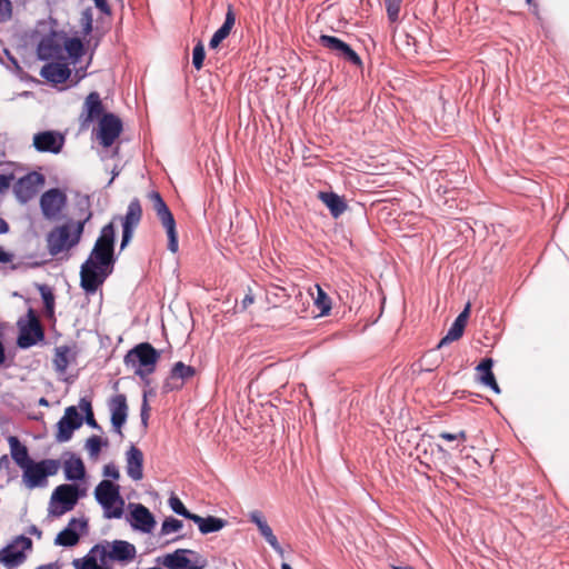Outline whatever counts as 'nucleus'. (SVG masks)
<instances>
[{"label": "nucleus", "instance_id": "15", "mask_svg": "<svg viewBox=\"0 0 569 569\" xmlns=\"http://www.w3.org/2000/svg\"><path fill=\"white\" fill-rule=\"evenodd\" d=\"M64 136L58 131H40L33 136V147L39 152L59 153L64 146Z\"/></svg>", "mask_w": 569, "mask_h": 569}, {"label": "nucleus", "instance_id": "7", "mask_svg": "<svg viewBox=\"0 0 569 569\" xmlns=\"http://www.w3.org/2000/svg\"><path fill=\"white\" fill-rule=\"evenodd\" d=\"M28 320L20 319L17 325L19 327V336L17 338V346L20 349H29L46 339L44 330L39 322V319L33 309L27 312Z\"/></svg>", "mask_w": 569, "mask_h": 569}, {"label": "nucleus", "instance_id": "45", "mask_svg": "<svg viewBox=\"0 0 569 569\" xmlns=\"http://www.w3.org/2000/svg\"><path fill=\"white\" fill-rule=\"evenodd\" d=\"M170 508L179 516H182L189 520L193 517L194 513L190 512L183 505V502L176 496L171 495L169 498Z\"/></svg>", "mask_w": 569, "mask_h": 569}, {"label": "nucleus", "instance_id": "42", "mask_svg": "<svg viewBox=\"0 0 569 569\" xmlns=\"http://www.w3.org/2000/svg\"><path fill=\"white\" fill-rule=\"evenodd\" d=\"M130 523L134 530L142 531V503H130Z\"/></svg>", "mask_w": 569, "mask_h": 569}, {"label": "nucleus", "instance_id": "41", "mask_svg": "<svg viewBox=\"0 0 569 569\" xmlns=\"http://www.w3.org/2000/svg\"><path fill=\"white\" fill-rule=\"evenodd\" d=\"M261 536L267 540V542L272 547V549L278 552L279 555H283V549L280 546L277 537L273 535L272 529L269 525L262 526L259 529Z\"/></svg>", "mask_w": 569, "mask_h": 569}, {"label": "nucleus", "instance_id": "38", "mask_svg": "<svg viewBox=\"0 0 569 569\" xmlns=\"http://www.w3.org/2000/svg\"><path fill=\"white\" fill-rule=\"evenodd\" d=\"M39 290L44 306L46 315L52 318L54 315V295L52 290L46 284H42Z\"/></svg>", "mask_w": 569, "mask_h": 569}, {"label": "nucleus", "instance_id": "13", "mask_svg": "<svg viewBox=\"0 0 569 569\" xmlns=\"http://www.w3.org/2000/svg\"><path fill=\"white\" fill-rule=\"evenodd\" d=\"M67 203L66 193L59 188H51L40 197V209L44 218H56Z\"/></svg>", "mask_w": 569, "mask_h": 569}, {"label": "nucleus", "instance_id": "40", "mask_svg": "<svg viewBox=\"0 0 569 569\" xmlns=\"http://www.w3.org/2000/svg\"><path fill=\"white\" fill-rule=\"evenodd\" d=\"M107 445V439L103 440L101 437L96 435H92L86 441V448L91 457H97L100 453L102 446Z\"/></svg>", "mask_w": 569, "mask_h": 569}, {"label": "nucleus", "instance_id": "36", "mask_svg": "<svg viewBox=\"0 0 569 569\" xmlns=\"http://www.w3.org/2000/svg\"><path fill=\"white\" fill-rule=\"evenodd\" d=\"M160 358L158 351L151 343L144 342V376L154 371V366Z\"/></svg>", "mask_w": 569, "mask_h": 569}, {"label": "nucleus", "instance_id": "10", "mask_svg": "<svg viewBox=\"0 0 569 569\" xmlns=\"http://www.w3.org/2000/svg\"><path fill=\"white\" fill-rule=\"evenodd\" d=\"M44 181V176L37 171H31L19 178L13 186L16 198L20 203H27L37 194L38 188L42 186Z\"/></svg>", "mask_w": 569, "mask_h": 569}, {"label": "nucleus", "instance_id": "25", "mask_svg": "<svg viewBox=\"0 0 569 569\" xmlns=\"http://www.w3.org/2000/svg\"><path fill=\"white\" fill-rule=\"evenodd\" d=\"M236 23V14L231 4L228 6L226 19L223 24L213 33L210 39L209 47L217 49L219 44L229 37L233 26Z\"/></svg>", "mask_w": 569, "mask_h": 569}, {"label": "nucleus", "instance_id": "63", "mask_svg": "<svg viewBox=\"0 0 569 569\" xmlns=\"http://www.w3.org/2000/svg\"><path fill=\"white\" fill-rule=\"evenodd\" d=\"M13 258V253L6 251L3 247H0V263L12 262Z\"/></svg>", "mask_w": 569, "mask_h": 569}, {"label": "nucleus", "instance_id": "43", "mask_svg": "<svg viewBox=\"0 0 569 569\" xmlns=\"http://www.w3.org/2000/svg\"><path fill=\"white\" fill-rule=\"evenodd\" d=\"M80 22H81V27H82V34L84 37L89 36L91 33L92 34L94 33L96 29H93V14H92L91 8H86L81 12Z\"/></svg>", "mask_w": 569, "mask_h": 569}, {"label": "nucleus", "instance_id": "35", "mask_svg": "<svg viewBox=\"0 0 569 569\" xmlns=\"http://www.w3.org/2000/svg\"><path fill=\"white\" fill-rule=\"evenodd\" d=\"M56 427V441L60 443L69 441L72 438L73 432L78 430L74 426L69 423V421H67V419H63L62 417L59 419Z\"/></svg>", "mask_w": 569, "mask_h": 569}, {"label": "nucleus", "instance_id": "56", "mask_svg": "<svg viewBox=\"0 0 569 569\" xmlns=\"http://www.w3.org/2000/svg\"><path fill=\"white\" fill-rule=\"evenodd\" d=\"M13 179H14L13 173H8V174L0 173V193H3L4 191H7L10 188Z\"/></svg>", "mask_w": 569, "mask_h": 569}, {"label": "nucleus", "instance_id": "23", "mask_svg": "<svg viewBox=\"0 0 569 569\" xmlns=\"http://www.w3.org/2000/svg\"><path fill=\"white\" fill-rule=\"evenodd\" d=\"M8 443L10 447L11 458L19 468L23 469L34 461L29 456L27 446L23 445L18 437L10 436L8 438Z\"/></svg>", "mask_w": 569, "mask_h": 569}, {"label": "nucleus", "instance_id": "16", "mask_svg": "<svg viewBox=\"0 0 569 569\" xmlns=\"http://www.w3.org/2000/svg\"><path fill=\"white\" fill-rule=\"evenodd\" d=\"M196 375V368L192 366L184 365L182 361H178L173 365L169 377L164 382L166 391H173L181 389L184 383L193 378Z\"/></svg>", "mask_w": 569, "mask_h": 569}, {"label": "nucleus", "instance_id": "18", "mask_svg": "<svg viewBox=\"0 0 569 569\" xmlns=\"http://www.w3.org/2000/svg\"><path fill=\"white\" fill-rule=\"evenodd\" d=\"M109 406L111 411V426L114 431L121 433V428L128 418V405L126 396L122 393L113 396Z\"/></svg>", "mask_w": 569, "mask_h": 569}, {"label": "nucleus", "instance_id": "61", "mask_svg": "<svg viewBox=\"0 0 569 569\" xmlns=\"http://www.w3.org/2000/svg\"><path fill=\"white\" fill-rule=\"evenodd\" d=\"M83 418H84L83 422H86L90 428L101 430L100 425L94 419L93 412H90L89 415L83 416Z\"/></svg>", "mask_w": 569, "mask_h": 569}, {"label": "nucleus", "instance_id": "57", "mask_svg": "<svg viewBox=\"0 0 569 569\" xmlns=\"http://www.w3.org/2000/svg\"><path fill=\"white\" fill-rule=\"evenodd\" d=\"M156 526L153 515L144 507V532H150Z\"/></svg>", "mask_w": 569, "mask_h": 569}, {"label": "nucleus", "instance_id": "64", "mask_svg": "<svg viewBox=\"0 0 569 569\" xmlns=\"http://www.w3.org/2000/svg\"><path fill=\"white\" fill-rule=\"evenodd\" d=\"M10 363H7V353L4 343L0 340V369L9 368Z\"/></svg>", "mask_w": 569, "mask_h": 569}, {"label": "nucleus", "instance_id": "2", "mask_svg": "<svg viewBox=\"0 0 569 569\" xmlns=\"http://www.w3.org/2000/svg\"><path fill=\"white\" fill-rule=\"evenodd\" d=\"M94 121L98 122L96 138L103 148H110L120 137L123 130V122L119 116L107 112L97 91L90 92L82 106L79 116L81 130H86Z\"/></svg>", "mask_w": 569, "mask_h": 569}, {"label": "nucleus", "instance_id": "17", "mask_svg": "<svg viewBox=\"0 0 569 569\" xmlns=\"http://www.w3.org/2000/svg\"><path fill=\"white\" fill-rule=\"evenodd\" d=\"M71 69L67 63L47 62L40 70V76L53 86L62 84L71 78Z\"/></svg>", "mask_w": 569, "mask_h": 569}, {"label": "nucleus", "instance_id": "32", "mask_svg": "<svg viewBox=\"0 0 569 569\" xmlns=\"http://www.w3.org/2000/svg\"><path fill=\"white\" fill-rule=\"evenodd\" d=\"M266 298L268 303L277 308L286 303L289 300L290 295L288 293L286 288H282L277 284H270L267 288Z\"/></svg>", "mask_w": 569, "mask_h": 569}, {"label": "nucleus", "instance_id": "59", "mask_svg": "<svg viewBox=\"0 0 569 569\" xmlns=\"http://www.w3.org/2000/svg\"><path fill=\"white\" fill-rule=\"evenodd\" d=\"M93 1H94V6L97 9H99L102 13H104L107 16H111L112 11H111V7L108 3V0H93Z\"/></svg>", "mask_w": 569, "mask_h": 569}, {"label": "nucleus", "instance_id": "4", "mask_svg": "<svg viewBox=\"0 0 569 569\" xmlns=\"http://www.w3.org/2000/svg\"><path fill=\"white\" fill-rule=\"evenodd\" d=\"M94 498L104 510V517L119 519L123 515L124 501L120 495V486L104 479L94 489Z\"/></svg>", "mask_w": 569, "mask_h": 569}, {"label": "nucleus", "instance_id": "51", "mask_svg": "<svg viewBox=\"0 0 569 569\" xmlns=\"http://www.w3.org/2000/svg\"><path fill=\"white\" fill-rule=\"evenodd\" d=\"M342 59L346 61L355 64V66H361L362 61L359 57V54L348 44L346 50L341 53Z\"/></svg>", "mask_w": 569, "mask_h": 569}, {"label": "nucleus", "instance_id": "49", "mask_svg": "<svg viewBox=\"0 0 569 569\" xmlns=\"http://www.w3.org/2000/svg\"><path fill=\"white\" fill-rule=\"evenodd\" d=\"M206 58L204 46L201 40L197 42L192 52V64L197 70L203 67V60Z\"/></svg>", "mask_w": 569, "mask_h": 569}, {"label": "nucleus", "instance_id": "46", "mask_svg": "<svg viewBox=\"0 0 569 569\" xmlns=\"http://www.w3.org/2000/svg\"><path fill=\"white\" fill-rule=\"evenodd\" d=\"M68 347H60L56 349V358L53 360L54 367L58 371H64L69 365L67 357Z\"/></svg>", "mask_w": 569, "mask_h": 569}, {"label": "nucleus", "instance_id": "30", "mask_svg": "<svg viewBox=\"0 0 569 569\" xmlns=\"http://www.w3.org/2000/svg\"><path fill=\"white\" fill-rule=\"evenodd\" d=\"M101 547L102 543H96L84 557L73 559L72 566L74 569H96L98 558L101 557Z\"/></svg>", "mask_w": 569, "mask_h": 569}, {"label": "nucleus", "instance_id": "31", "mask_svg": "<svg viewBox=\"0 0 569 569\" xmlns=\"http://www.w3.org/2000/svg\"><path fill=\"white\" fill-rule=\"evenodd\" d=\"M63 46L72 64H77L86 53L84 43L78 37L66 38Z\"/></svg>", "mask_w": 569, "mask_h": 569}, {"label": "nucleus", "instance_id": "60", "mask_svg": "<svg viewBox=\"0 0 569 569\" xmlns=\"http://www.w3.org/2000/svg\"><path fill=\"white\" fill-rule=\"evenodd\" d=\"M79 408L81 409V411L83 412L82 416H87L89 415L90 412H93L92 410V405H91V400L87 399L86 397L81 398L79 400Z\"/></svg>", "mask_w": 569, "mask_h": 569}, {"label": "nucleus", "instance_id": "3", "mask_svg": "<svg viewBox=\"0 0 569 569\" xmlns=\"http://www.w3.org/2000/svg\"><path fill=\"white\" fill-rule=\"evenodd\" d=\"M86 496V489L77 483H62L53 490L50 503L49 515L56 518L71 511L79 499Z\"/></svg>", "mask_w": 569, "mask_h": 569}, {"label": "nucleus", "instance_id": "21", "mask_svg": "<svg viewBox=\"0 0 569 569\" xmlns=\"http://www.w3.org/2000/svg\"><path fill=\"white\" fill-rule=\"evenodd\" d=\"M470 313V303H467L465 309L460 312V315L456 318L447 335L440 340L438 343V348H441L445 345L459 340L465 331L468 318Z\"/></svg>", "mask_w": 569, "mask_h": 569}, {"label": "nucleus", "instance_id": "58", "mask_svg": "<svg viewBox=\"0 0 569 569\" xmlns=\"http://www.w3.org/2000/svg\"><path fill=\"white\" fill-rule=\"evenodd\" d=\"M104 36V31L103 30H100L99 27H96V31L91 36V39L88 40V44H90L91 40H93V46L91 48V51H94L97 49V47L99 46L101 39L103 38ZM90 56H93V52H90Z\"/></svg>", "mask_w": 569, "mask_h": 569}, {"label": "nucleus", "instance_id": "55", "mask_svg": "<svg viewBox=\"0 0 569 569\" xmlns=\"http://www.w3.org/2000/svg\"><path fill=\"white\" fill-rule=\"evenodd\" d=\"M249 519L252 523H254L258 527V529H260L262 526L268 525V522L263 518L262 512L259 510H254V511L250 512Z\"/></svg>", "mask_w": 569, "mask_h": 569}, {"label": "nucleus", "instance_id": "9", "mask_svg": "<svg viewBox=\"0 0 569 569\" xmlns=\"http://www.w3.org/2000/svg\"><path fill=\"white\" fill-rule=\"evenodd\" d=\"M100 543H102L100 562L111 561L127 565L136 558L134 545L126 540H103Z\"/></svg>", "mask_w": 569, "mask_h": 569}, {"label": "nucleus", "instance_id": "39", "mask_svg": "<svg viewBox=\"0 0 569 569\" xmlns=\"http://www.w3.org/2000/svg\"><path fill=\"white\" fill-rule=\"evenodd\" d=\"M3 54L7 59V61L3 60L2 57H0V62L7 67L10 71H12L17 76H21L23 73V70L21 66L19 64L18 59L9 51V49H3Z\"/></svg>", "mask_w": 569, "mask_h": 569}, {"label": "nucleus", "instance_id": "19", "mask_svg": "<svg viewBox=\"0 0 569 569\" xmlns=\"http://www.w3.org/2000/svg\"><path fill=\"white\" fill-rule=\"evenodd\" d=\"M63 456L69 457L63 462L64 478L73 482L84 480L87 471L82 459L69 451H66Z\"/></svg>", "mask_w": 569, "mask_h": 569}, {"label": "nucleus", "instance_id": "53", "mask_svg": "<svg viewBox=\"0 0 569 569\" xmlns=\"http://www.w3.org/2000/svg\"><path fill=\"white\" fill-rule=\"evenodd\" d=\"M439 438L447 440V441H456L459 440L461 442H465L467 440V433L465 430H460L457 433H451L447 431H442L439 433Z\"/></svg>", "mask_w": 569, "mask_h": 569}, {"label": "nucleus", "instance_id": "28", "mask_svg": "<svg viewBox=\"0 0 569 569\" xmlns=\"http://www.w3.org/2000/svg\"><path fill=\"white\" fill-rule=\"evenodd\" d=\"M74 216L78 218L76 224H81L82 231L84 226L92 218L91 201L87 194H77L74 202Z\"/></svg>", "mask_w": 569, "mask_h": 569}, {"label": "nucleus", "instance_id": "1", "mask_svg": "<svg viewBox=\"0 0 569 569\" xmlns=\"http://www.w3.org/2000/svg\"><path fill=\"white\" fill-rule=\"evenodd\" d=\"M116 227L112 221L103 226L94 246L80 267V287L93 295L113 272Z\"/></svg>", "mask_w": 569, "mask_h": 569}, {"label": "nucleus", "instance_id": "62", "mask_svg": "<svg viewBox=\"0 0 569 569\" xmlns=\"http://www.w3.org/2000/svg\"><path fill=\"white\" fill-rule=\"evenodd\" d=\"M87 76V67H80L76 69L74 79L72 80V84H78L83 78Z\"/></svg>", "mask_w": 569, "mask_h": 569}, {"label": "nucleus", "instance_id": "50", "mask_svg": "<svg viewBox=\"0 0 569 569\" xmlns=\"http://www.w3.org/2000/svg\"><path fill=\"white\" fill-rule=\"evenodd\" d=\"M182 528V521L174 518H167L161 526V533L169 535L171 532H177Z\"/></svg>", "mask_w": 569, "mask_h": 569}, {"label": "nucleus", "instance_id": "29", "mask_svg": "<svg viewBox=\"0 0 569 569\" xmlns=\"http://www.w3.org/2000/svg\"><path fill=\"white\" fill-rule=\"evenodd\" d=\"M191 520L198 525L199 531L202 535L217 532L227 526V521L224 519L213 516L203 518L194 513L193 517H191Z\"/></svg>", "mask_w": 569, "mask_h": 569}, {"label": "nucleus", "instance_id": "52", "mask_svg": "<svg viewBox=\"0 0 569 569\" xmlns=\"http://www.w3.org/2000/svg\"><path fill=\"white\" fill-rule=\"evenodd\" d=\"M12 17V3L10 0H0V22H6Z\"/></svg>", "mask_w": 569, "mask_h": 569}, {"label": "nucleus", "instance_id": "34", "mask_svg": "<svg viewBox=\"0 0 569 569\" xmlns=\"http://www.w3.org/2000/svg\"><path fill=\"white\" fill-rule=\"evenodd\" d=\"M319 43L328 50L335 52L338 57H341V53L348 46V43L340 40L339 38L328 34H321L319 37Z\"/></svg>", "mask_w": 569, "mask_h": 569}, {"label": "nucleus", "instance_id": "5", "mask_svg": "<svg viewBox=\"0 0 569 569\" xmlns=\"http://www.w3.org/2000/svg\"><path fill=\"white\" fill-rule=\"evenodd\" d=\"M83 234L81 224L67 222L53 228L47 236V248L51 256L76 247Z\"/></svg>", "mask_w": 569, "mask_h": 569}, {"label": "nucleus", "instance_id": "12", "mask_svg": "<svg viewBox=\"0 0 569 569\" xmlns=\"http://www.w3.org/2000/svg\"><path fill=\"white\" fill-rule=\"evenodd\" d=\"M142 213L140 200L134 198L128 206L124 217H120L122 222V234L120 250H123L131 241L134 229L138 227Z\"/></svg>", "mask_w": 569, "mask_h": 569}, {"label": "nucleus", "instance_id": "48", "mask_svg": "<svg viewBox=\"0 0 569 569\" xmlns=\"http://www.w3.org/2000/svg\"><path fill=\"white\" fill-rule=\"evenodd\" d=\"M402 1L403 0H385L387 16L390 22L398 21Z\"/></svg>", "mask_w": 569, "mask_h": 569}, {"label": "nucleus", "instance_id": "47", "mask_svg": "<svg viewBox=\"0 0 569 569\" xmlns=\"http://www.w3.org/2000/svg\"><path fill=\"white\" fill-rule=\"evenodd\" d=\"M60 465V460L58 459H43L38 461V466H41L47 479L58 472Z\"/></svg>", "mask_w": 569, "mask_h": 569}, {"label": "nucleus", "instance_id": "24", "mask_svg": "<svg viewBox=\"0 0 569 569\" xmlns=\"http://www.w3.org/2000/svg\"><path fill=\"white\" fill-rule=\"evenodd\" d=\"M493 360L491 358H485L477 367V373L479 381L490 388L495 393H500L499 385L492 372Z\"/></svg>", "mask_w": 569, "mask_h": 569}, {"label": "nucleus", "instance_id": "33", "mask_svg": "<svg viewBox=\"0 0 569 569\" xmlns=\"http://www.w3.org/2000/svg\"><path fill=\"white\" fill-rule=\"evenodd\" d=\"M126 365L132 363L134 373L142 379V342L137 343L124 357Z\"/></svg>", "mask_w": 569, "mask_h": 569}, {"label": "nucleus", "instance_id": "44", "mask_svg": "<svg viewBox=\"0 0 569 569\" xmlns=\"http://www.w3.org/2000/svg\"><path fill=\"white\" fill-rule=\"evenodd\" d=\"M62 418L67 419V421H69V423L74 426L77 429H79L84 421L83 416L78 411L77 407L74 406L67 407Z\"/></svg>", "mask_w": 569, "mask_h": 569}, {"label": "nucleus", "instance_id": "26", "mask_svg": "<svg viewBox=\"0 0 569 569\" xmlns=\"http://www.w3.org/2000/svg\"><path fill=\"white\" fill-rule=\"evenodd\" d=\"M318 199L329 209L333 218H339L348 207L343 198L335 192L320 191Z\"/></svg>", "mask_w": 569, "mask_h": 569}, {"label": "nucleus", "instance_id": "27", "mask_svg": "<svg viewBox=\"0 0 569 569\" xmlns=\"http://www.w3.org/2000/svg\"><path fill=\"white\" fill-rule=\"evenodd\" d=\"M127 473L133 480L142 478V451L133 445L127 451Z\"/></svg>", "mask_w": 569, "mask_h": 569}, {"label": "nucleus", "instance_id": "54", "mask_svg": "<svg viewBox=\"0 0 569 569\" xmlns=\"http://www.w3.org/2000/svg\"><path fill=\"white\" fill-rule=\"evenodd\" d=\"M103 476L112 480H118L120 478V472L118 467L114 463L110 462L104 465Z\"/></svg>", "mask_w": 569, "mask_h": 569}, {"label": "nucleus", "instance_id": "8", "mask_svg": "<svg viewBox=\"0 0 569 569\" xmlns=\"http://www.w3.org/2000/svg\"><path fill=\"white\" fill-rule=\"evenodd\" d=\"M32 549V540L23 535L16 537L0 549V563L7 569H14L27 559V551Z\"/></svg>", "mask_w": 569, "mask_h": 569}, {"label": "nucleus", "instance_id": "37", "mask_svg": "<svg viewBox=\"0 0 569 569\" xmlns=\"http://www.w3.org/2000/svg\"><path fill=\"white\" fill-rule=\"evenodd\" d=\"M316 290L315 305L320 310V315L326 316L331 310V299L319 284H316Z\"/></svg>", "mask_w": 569, "mask_h": 569}, {"label": "nucleus", "instance_id": "6", "mask_svg": "<svg viewBox=\"0 0 569 569\" xmlns=\"http://www.w3.org/2000/svg\"><path fill=\"white\" fill-rule=\"evenodd\" d=\"M148 199L151 202V208L156 212L157 218L161 222L162 227L167 231L168 236V249L176 253L179 248L178 233L176 229V220L172 212L163 201L162 197L158 191H151L148 193Z\"/></svg>", "mask_w": 569, "mask_h": 569}, {"label": "nucleus", "instance_id": "14", "mask_svg": "<svg viewBox=\"0 0 569 569\" xmlns=\"http://www.w3.org/2000/svg\"><path fill=\"white\" fill-rule=\"evenodd\" d=\"M88 519L71 518L66 528H63L54 538L56 546L73 547L80 540V535L87 532Z\"/></svg>", "mask_w": 569, "mask_h": 569}, {"label": "nucleus", "instance_id": "20", "mask_svg": "<svg viewBox=\"0 0 569 569\" xmlns=\"http://www.w3.org/2000/svg\"><path fill=\"white\" fill-rule=\"evenodd\" d=\"M61 52V46L57 40V32L51 30L37 46V57L41 61H48Z\"/></svg>", "mask_w": 569, "mask_h": 569}, {"label": "nucleus", "instance_id": "22", "mask_svg": "<svg viewBox=\"0 0 569 569\" xmlns=\"http://www.w3.org/2000/svg\"><path fill=\"white\" fill-rule=\"evenodd\" d=\"M22 481L29 489L41 488L48 483L41 466H38V461H32L22 469Z\"/></svg>", "mask_w": 569, "mask_h": 569}, {"label": "nucleus", "instance_id": "11", "mask_svg": "<svg viewBox=\"0 0 569 569\" xmlns=\"http://www.w3.org/2000/svg\"><path fill=\"white\" fill-rule=\"evenodd\" d=\"M158 562L168 569H199V556L190 549H177L158 558Z\"/></svg>", "mask_w": 569, "mask_h": 569}]
</instances>
